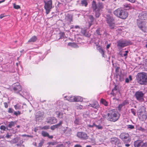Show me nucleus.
<instances>
[{"label": "nucleus", "instance_id": "ea45409f", "mask_svg": "<svg viewBox=\"0 0 147 147\" xmlns=\"http://www.w3.org/2000/svg\"><path fill=\"white\" fill-rule=\"evenodd\" d=\"M68 45L74 47H77V45L75 43L69 42L68 43Z\"/></svg>", "mask_w": 147, "mask_h": 147}, {"label": "nucleus", "instance_id": "39448f33", "mask_svg": "<svg viewBox=\"0 0 147 147\" xmlns=\"http://www.w3.org/2000/svg\"><path fill=\"white\" fill-rule=\"evenodd\" d=\"M136 79L137 82L140 84H146L147 83V74L145 73H138Z\"/></svg>", "mask_w": 147, "mask_h": 147}, {"label": "nucleus", "instance_id": "2f4dec72", "mask_svg": "<svg viewBox=\"0 0 147 147\" xmlns=\"http://www.w3.org/2000/svg\"><path fill=\"white\" fill-rule=\"evenodd\" d=\"M75 102H81L82 101L83 98L81 97L80 96H75Z\"/></svg>", "mask_w": 147, "mask_h": 147}, {"label": "nucleus", "instance_id": "6e6552de", "mask_svg": "<svg viewBox=\"0 0 147 147\" xmlns=\"http://www.w3.org/2000/svg\"><path fill=\"white\" fill-rule=\"evenodd\" d=\"M120 138L125 143H129L131 141V137L127 133H121L120 135Z\"/></svg>", "mask_w": 147, "mask_h": 147}, {"label": "nucleus", "instance_id": "49530a36", "mask_svg": "<svg viewBox=\"0 0 147 147\" xmlns=\"http://www.w3.org/2000/svg\"><path fill=\"white\" fill-rule=\"evenodd\" d=\"M131 113L134 115H136V111L134 109H131Z\"/></svg>", "mask_w": 147, "mask_h": 147}, {"label": "nucleus", "instance_id": "338daca9", "mask_svg": "<svg viewBox=\"0 0 147 147\" xmlns=\"http://www.w3.org/2000/svg\"><path fill=\"white\" fill-rule=\"evenodd\" d=\"M139 130L143 131L144 129L143 128H142V127H140L139 128Z\"/></svg>", "mask_w": 147, "mask_h": 147}, {"label": "nucleus", "instance_id": "72a5a7b5", "mask_svg": "<svg viewBox=\"0 0 147 147\" xmlns=\"http://www.w3.org/2000/svg\"><path fill=\"white\" fill-rule=\"evenodd\" d=\"M81 4L82 6L86 7L88 5V3L86 0H83L81 1Z\"/></svg>", "mask_w": 147, "mask_h": 147}, {"label": "nucleus", "instance_id": "9b49d317", "mask_svg": "<svg viewBox=\"0 0 147 147\" xmlns=\"http://www.w3.org/2000/svg\"><path fill=\"white\" fill-rule=\"evenodd\" d=\"M77 136L82 140H85L87 139L89 136L84 132H78L76 134Z\"/></svg>", "mask_w": 147, "mask_h": 147}, {"label": "nucleus", "instance_id": "9d476101", "mask_svg": "<svg viewBox=\"0 0 147 147\" xmlns=\"http://www.w3.org/2000/svg\"><path fill=\"white\" fill-rule=\"evenodd\" d=\"M45 3L44 8L46 10L47 14H48L50 12L52 8V2L51 0H49L47 1H44Z\"/></svg>", "mask_w": 147, "mask_h": 147}, {"label": "nucleus", "instance_id": "f8f14e48", "mask_svg": "<svg viewBox=\"0 0 147 147\" xmlns=\"http://www.w3.org/2000/svg\"><path fill=\"white\" fill-rule=\"evenodd\" d=\"M13 85V90L16 93H18L21 90L22 88L19 83H16Z\"/></svg>", "mask_w": 147, "mask_h": 147}, {"label": "nucleus", "instance_id": "a211bd4d", "mask_svg": "<svg viewBox=\"0 0 147 147\" xmlns=\"http://www.w3.org/2000/svg\"><path fill=\"white\" fill-rule=\"evenodd\" d=\"M75 96H65L64 97V99L70 102H75Z\"/></svg>", "mask_w": 147, "mask_h": 147}, {"label": "nucleus", "instance_id": "cd10ccee", "mask_svg": "<svg viewBox=\"0 0 147 147\" xmlns=\"http://www.w3.org/2000/svg\"><path fill=\"white\" fill-rule=\"evenodd\" d=\"M118 92V90L116 88V86L112 89V91L111 93V94H112L113 96L116 95Z\"/></svg>", "mask_w": 147, "mask_h": 147}, {"label": "nucleus", "instance_id": "423d86ee", "mask_svg": "<svg viewBox=\"0 0 147 147\" xmlns=\"http://www.w3.org/2000/svg\"><path fill=\"white\" fill-rule=\"evenodd\" d=\"M117 46L119 49H121L125 47L131 45L132 42L129 40L121 39L117 42Z\"/></svg>", "mask_w": 147, "mask_h": 147}, {"label": "nucleus", "instance_id": "b1692460", "mask_svg": "<svg viewBox=\"0 0 147 147\" xmlns=\"http://www.w3.org/2000/svg\"><path fill=\"white\" fill-rule=\"evenodd\" d=\"M88 106L96 109L99 107L98 104L96 101H94L92 103H90Z\"/></svg>", "mask_w": 147, "mask_h": 147}, {"label": "nucleus", "instance_id": "603ef678", "mask_svg": "<svg viewBox=\"0 0 147 147\" xmlns=\"http://www.w3.org/2000/svg\"><path fill=\"white\" fill-rule=\"evenodd\" d=\"M127 128L131 129H132L134 128V126L132 125H127Z\"/></svg>", "mask_w": 147, "mask_h": 147}, {"label": "nucleus", "instance_id": "052dcab7", "mask_svg": "<svg viewBox=\"0 0 147 147\" xmlns=\"http://www.w3.org/2000/svg\"><path fill=\"white\" fill-rule=\"evenodd\" d=\"M74 147H82V146L80 144H76L74 146Z\"/></svg>", "mask_w": 147, "mask_h": 147}, {"label": "nucleus", "instance_id": "4d7b16f0", "mask_svg": "<svg viewBox=\"0 0 147 147\" xmlns=\"http://www.w3.org/2000/svg\"><path fill=\"white\" fill-rule=\"evenodd\" d=\"M5 15L4 14H1L0 15V18L1 19L3 18V17H5Z\"/></svg>", "mask_w": 147, "mask_h": 147}, {"label": "nucleus", "instance_id": "f704fd0d", "mask_svg": "<svg viewBox=\"0 0 147 147\" xmlns=\"http://www.w3.org/2000/svg\"><path fill=\"white\" fill-rule=\"evenodd\" d=\"M41 134L42 136L45 137H47V136H49V133L44 131H42Z\"/></svg>", "mask_w": 147, "mask_h": 147}, {"label": "nucleus", "instance_id": "09e8293b", "mask_svg": "<svg viewBox=\"0 0 147 147\" xmlns=\"http://www.w3.org/2000/svg\"><path fill=\"white\" fill-rule=\"evenodd\" d=\"M13 6L14 8L15 9H18L20 8V7L19 5H16L15 3L13 4Z\"/></svg>", "mask_w": 147, "mask_h": 147}, {"label": "nucleus", "instance_id": "412c9836", "mask_svg": "<svg viewBox=\"0 0 147 147\" xmlns=\"http://www.w3.org/2000/svg\"><path fill=\"white\" fill-rule=\"evenodd\" d=\"M101 122L98 120L97 122H96L95 126L96 129H103V126L101 125Z\"/></svg>", "mask_w": 147, "mask_h": 147}, {"label": "nucleus", "instance_id": "5701e85b", "mask_svg": "<svg viewBox=\"0 0 147 147\" xmlns=\"http://www.w3.org/2000/svg\"><path fill=\"white\" fill-rule=\"evenodd\" d=\"M110 142L112 144H115V145L116 143L119 142V139L115 137H113L111 138L110 139Z\"/></svg>", "mask_w": 147, "mask_h": 147}, {"label": "nucleus", "instance_id": "aec40b11", "mask_svg": "<svg viewBox=\"0 0 147 147\" xmlns=\"http://www.w3.org/2000/svg\"><path fill=\"white\" fill-rule=\"evenodd\" d=\"M144 143L140 140H138L134 142V146L135 147H141Z\"/></svg>", "mask_w": 147, "mask_h": 147}, {"label": "nucleus", "instance_id": "3c124183", "mask_svg": "<svg viewBox=\"0 0 147 147\" xmlns=\"http://www.w3.org/2000/svg\"><path fill=\"white\" fill-rule=\"evenodd\" d=\"M129 103L128 101L127 100H124L121 104L124 106Z\"/></svg>", "mask_w": 147, "mask_h": 147}, {"label": "nucleus", "instance_id": "0e129e2a", "mask_svg": "<svg viewBox=\"0 0 147 147\" xmlns=\"http://www.w3.org/2000/svg\"><path fill=\"white\" fill-rule=\"evenodd\" d=\"M47 137H48L50 139H52L53 138V136H50V135H49V136H47Z\"/></svg>", "mask_w": 147, "mask_h": 147}, {"label": "nucleus", "instance_id": "c03bdc74", "mask_svg": "<svg viewBox=\"0 0 147 147\" xmlns=\"http://www.w3.org/2000/svg\"><path fill=\"white\" fill-rule=\"evenodd\" d=\"M81 32L84 35H86V30L84 28H82L81 30Z\"/></svg>", "mask_w": 147, "mask_h": 147}, {"label": "nucleus", "instance_id": "4468645a", "mask_svg": "<svg viewBox=\"0 0 147 147\" xmlns=\"http://www.w3.org/2000/svg\"><path fill=\"white\" fill-rule=\"evenodd\" d=\"M46 122L50 124H55L57 122V119L54 117H48L47 119Z\"/></svg>", "mask_w": 147, "mask_h": 147}, {"label": "nucleus", "instance_id": "f03ea898", "mask_svg": "<svg viewBox=\"0 0 147 147\" xmlns=\"http://www.w3.org/2000/svg\"><path fill=\"white\" fill-rule=\"evenodd\" d=\"M92 7L93 11L95 12L96 17L97 18H99L101 14V9L103 7L102 3L99 2L96 4L95 1H93L92 2Z\"/></svg>", "mask_w": 147, "mask_h": 147}, {"label": "nucleus", "instance_id": "e433bc0d", "mask_svg": "<svg viewBox=\"0 0 147 147\" xmlns=\"http://www.w3.org/2000/svg\"><path fill=\"white\" fill-rule=\"evenodd\" d=\"M101 101L102 103L105 106H107L108 105V102L104 99H101Z\"/></svg>", "mask_w": 147, "mask_h": 147}, {"label": "nucleus", "instance_id": "473e14b6", "mask_svg": "<svg viewBox=\"0 0 147 147\" xmlns=\"http://www.w3.org/2000/svg\"><path fill=\"white\" fill-rule=\"evenodd\" d=\"M98 47H99V49H98V50L99 51V52L101 53L102 55V57H104V51L102 49V48L100 47V46H98Z\"/></svg>", "mask_w": 147, "mask_h": 147}, {"label": "nucleus", "instance_id": "69168bd1", "mask_svg": "<svg viewBox=\"0 0 147 147\" xmlns=\"http://www.w3.org/2000/svg\"><path fill=\"white\" fill-rule=\"evenodd\" d=\"M74 28L76 29L80 28V27L79 26L77 25L74 26Z\"/></svg>", "mask_w": 147, "mask_h": 147}, {"label": "nucleus", "instance_id": "6ab92c4d", "mask_svg": "<svg viewBox=\"0 0 147 147\" xmlns=\"http://www.w3.org/2000/svg\"><path fill=\"white\" fill-rule=\"evenodd\" d=\"M123 8L125 10H129L131 9L132 8V6L131 4L129 3H125L123 4Z\"/></svg>", "mask_w": 147, "mask_h": 147}, {"label": "nucleus", "instance_id": "dca6fc26", "mask_svg": "<svg viewBox=\"0 0 147 147\" xmlns=\"http://www.w3.org/2000/svg\"><path fill=\"white\" fill-rule=\"evenodd\" d=\"M125 76L121 72L119 74H116V77L117 79L120 81H122L124 80Z\"/></svg>", "mask_w": 147, "mask_h": 147}, {"label": "nucleus", "instance_id": "774afa93", "mask_svg": "<svg viewBox=\"0 0 147 147\" xmlns=\"http://www.w3.org/2000/svg\"><path fill=\"white\" fill-rule=\"evenodd\" d=\"M125 146L127 147H129L130 146V144H125Z\"/></svg>", "mask_w": 147, "mask_h": 147}, {"label": "nucleus", "instance_id": "a18cd8bd", "mask_svg": "<svg viewBox=\"0 0 147 147\" xmlns=\"http://www.w3.org/2000/svg\"><path fill=\"white\" fill-rule=\"evenodd\" d=\"M49 126L48 125H45L40 128L42 129L47 130L49 129Z\"/></svg>", "mask_w": 147, "mask_h": 147}, {"label": "nucleus", "instance_id": "58836bf2", "mask_svg": "<svg viewBox=\"0 0 147 147\" xmlns=\"http://www.w3.org/2000/svg\"><path fill=\"white\" fill-rule=\"evenodd\" d=\"M18 141V139L17 138H14V139L11 140L10 142L12 144H13L17 142Z\"/></svg>", "mask_w": 147, "mask_h": 147}, {"label": "nucleus", "instance_id": "680f3d73", "mask_svg": "<svg viewBox=\"0 0 147 147\" xmlns=\"http://www.w3.org/2000/svg\"><path fill=\"white\" fill-rule=\"evenodd\" d=\"M57 117L59 118H62V116H61V113H59L57 114Z\"/></svg>", "mask_w": 147, "mask_h": 147}, {"label": "nucleus", "instance_id": "864d4df0", "mask_svg": "<svg viewBox=\"0 0 147 147\" xmlns=\"http://www.w3.org/2000/svg\"><path fill=\"white\" fill-rule=\"evenodd\" d=\"M115 67V72L116 73V74H118V73L119 72V67Z\"/></svg>", "mask_w": 147, "mask_h": 147}, {"label": "nucleus", "instance_id": "c9c22d12", "mask_svg": "<svg viewBox=\"0 0 147 147\" xmlns=\"http://www.w3.org/2000/svg\"><path fill=\"white\" fill-rule=\"evenodd\" d=\"M96 122H95L92 123V125L88 124L87 125V127L88 128H93L95 126Z\"/></svg>", "mask_w": 147, "mask_h": 147}, {"label": "nucleus", "instance_id": "4c0bfd02", "mask_svg": "<svg viewBox=\"0 0 147 147\" xmlns=\"http://www.w3.org/2000/svg\"><path fill=\"white\" fill-rule=\"evenodd\" d=\"M129 79L128 78H127L125 79V82L126 83H128L129 82V81H131L132 80V78L131 76L129 75Z\"/></svg>", "mask_w": 147, "mask_h": 147}, {"label": "nucleus", "instance_id": "7ed1b4c3", "mask_svg": "<svg viewBox=\"0 0 147 147\" xmlns=\"http://www.w3.org/2000/svg\"><path fill=\"white\" fill-rule=\"evenodd\" d=\"M120 115L116 111H112L108 113L107 115L103 117L106 118L108 120L112 122H115L119 118Z\"/></svg>", "mask_w": 147, "mask_h": 147}, {"label": "nucleus", "instance_id": "0eeeda50", "mask_svg": "<svg viewBox=\"0 0 147 147\" xmlns=\"http://www.w3.org/2000/svg\"><path fill=\"white\" fill-rule=\"evenodd\" d=\"M104 17L106 19L107 23L108 24L110 28L113 29L115 26V24L114 20L112 16L109 14H106Z\"/></svg>", "mask_w": 147, "mask_h": 147}, {"label": "nucleus", "instance_id": "c756f323", "mask_svg": "<svg viewBox=\"0 0 147 147\" xmlns=\"http://www.w3.org/2000/svg\"><path fill=\"white\" fill-rule=\"evenodd\" d=\"M7 127L10 128H11L12 127H14L16 123V121H11L9 122Z\"/></svg>", "mask_w": 147, "mask_h": 147}, {"label": "nucleus", "instance_id": "f257e3e1", "mask_svg": "<svg viewBox=\"0 0 147 147\" xmlns=\"http://www.w3.org/2000/svg\"><path fill=\"white\" fill-rule=\"evenodd\" d=\"M147 18V15L144 13H140L138 16V18L137 20V24L138 27L143 32H147V26L144 21Z\"/></svg>", "mask_w": 147, "mask_h": 147}, {"label": "nucleus", "instance_id": "a19ab883", "mask_svg": "<svg viewBox=\"0 0 147 147\" xmlns=\"http://www.w3.org/2000/svg\"><path fill=\"white\" fill-rule=\"evenodd\" d=\"M21 114L20 112L18 111H14L13 113V115L18 116V115H20Z\"/></svg>", "mask_w": 147, "mask_h": 147}, {"label": "nucleus", "instance_id": "13d9d810", "mask_svg": "<svg viewBox=\"0 0 147 147\" xmlns=\"http://www.w3.org/2000/svg\"><path fill=\"white\" fill-rule=\"evenodd\" d=\"M141 147H147V143H144L142 146Z\"/></svg>", "mask_w": 147, "mask_h": 147}, {"label": "nucleus", "instance_id": "2eb2a0df", "mask_svg": "<svg viewBox=\"0 0 147 147\" xmlns=\"http://www.w3.org/2000/svg\"><path fill=\"white\" fill-rule=\"evenodd\" d=\"M138 117L139 119L142 121H145L147 119L146 114L142 112H140Z\"/></svg>", "mask_w": 147, "mask_h": 147}, {"label": "nucleus", "instance_id": "393cba45", "mask_svg": "<svg viewBox=\"0 0 147 147\" xmlns=\"http://www.w3.org/2000/svg\"><path fill=\"white\" fill-rule=\"evenodd\" d=\"M95 20V18L92 15H90L88 16V22L90 26L93 24V22Z\"/></svg>", "mask_w": 147, "mask_h": 147}, {"label": "nucleus", "instance_id": "37998d69", "mask_svg": "<svg viewBox=\"0 0 147 147\" xmlns=\"http://www.w3.org/2000/svg\"><path fill=\"white\" fill-rule=\"evenodd\" d=\"M96 32L97 35L100 36L101 34L100 33V28H98L96 31Z\"/></svg>", "mask_w": 147, "mask_h": 147}, {"label": "nucleus", "instance_id": "e2e57ef3", "mask_svg": "<svg viewBox=\"0 0 147 147\" xmlns=\"http://www.w3.org/2000/svg\"><path fill=\"white\" fill-rule=\"evenodd\" d=\"M110 45H111L110 44H108L107 45V47H106V48H107V49H108L109 48V47H110Z\"/></svg>", "mask_w": 147, "mask_h": 147}, {"label": "nucleus", "instance_id": "c85d7f7f", "mask_svg": "<svg viewBox=\"0 0 147 147\" xmlns=\"http://www.w3.org/2000/svg\"><path fill=\"white\" fill-rule=\"evenodd\" d=\"M37 39V38L35 36L32 37L28 41L29 42H36Z\"/></svg>", "mask_w": 147, "mask_h": 147}, {"label": "nucleus", "instance_id": "7c9ffc66", "mask_svg": "<svg viewBox=\"0 0 147 147\" xmlns=\"http://www.w3.org/2000/svg\"><path fill=\"white\" fill-rule=\"evenodd\" d=\"M65 19L69 22H70L72 21V17L71 15H68L66 16Z\"/></svg>", "mask_w": 147, "mask_h": 147}, {"label": "nucleus", "instance_id": "8fccbe9b", "mask_svg": "<svg viewBox=\"0 0 147 147\" xmlns=\"http://www.w3.org/2000/svg\"><path fill=\"white\" fill-rule=\"evenodd\" d=\"M124 106H123V105L122 104H120L118 107V110L119 111H120L121 110V109L122 107Z\"/></svg>", "mask_w": 147, "mask_h": 147}, {"label": "nucleus", "instance_id": "20e7f679", "mask_svg": "<svg viewBox=\"0 0 147 147\" xmlns=\"http://www.w3.org/2000/svg\"><path fill=\"white\" fill-rule=\"evenodd\" d=\"M113 13L117 17L123 19H125L128 16L127 12L121 7L115 10L114 11Z\"/></svg>", "mask_w": 147, "mask_h": 147}, {"label": "nucleus", "instance_id": "1a4fd4ad", "mask_svg": "<svg viewBox=\"0 0 147 147\" xmlns=\"http://www.w3.org/2000/svg\"><path fill=\"white\" fill-rule=\"evenodd\" d=\"M144 93L141 91H138L136 92L134 96L136 100L140 102H142L144 100Z\"/></svg>", "mask_w": 147, "mask_h": 147}, {"label": "nucleus", "instance_id": "6e6d98bb", "mask_svg": "<svg viewBox=\"0 0 147 147\" xmlns=\"http://www.w3.org/2000/svg\"><path fill=\"white\" fill-rule=\"evenodd\" d=\"M3 103H4V105L5 107L6 108H7L8 107V104L6 102H4Z\"/></svg>", "mask_w": 147, "mask_h": 147}, {"label": "nucleus", "instance_id": "bb28decb", "mask_svg": "<svg viewBox=\"0 0 147 147\" xmlns=\"http://www.w3.org/2000/svg\"><path fill=\"white\" fill-rule=\"evenodd\" d=\"M14 107L16 110H20L22 109L23 108V105L20 104H17L14 105Z\"/></svg>", "mask_w": 147, "mask_h": 147}, {"label": "nucleus", "instance_id": "f3484780", "mask_svg": "<svg viewBox=\"0 0 147 147\" xmlns=\"http://www.w3.org/2000/svg\"><path fill=\"white\" fill-rule=\"evenodd\" d=\"M64 133L65 134L66 136H68L71 134L72 130L71 128L67 127H66L63 130Z\"/></svg>", "mask_w": 147, "mask_h": 147}, {"label": "nucleus", "instance_id": "4be33fe9", "mask_svg": "<svg viewBox=\"0 0 147 147\" xmlns=\"http://www.w3.org/2000/svg\"><path fill=\"white\" fill-rule=\"evenodd\" d=\"M63 121H60L58 124L51 126V129L52 130H54L55 129L60 127Z\"/></svg>", "mask_w": 147, "mask_h": 147}, {"label": "nucleus", "instance_id": "ddd939ff", "mask_svg": "<svg viewBox=\"0 0 147 147\" xmlns=\"http://www.w3.org/2000/svg\"><path fill=\"white\" fill-rule=\"evenodd\" d=\"M44 113L38 111L36 113L35 115V118L37 121L42 120L44 118Z\"/></svg>", "mask_w": 147, "mask_h": 147}, {"label": "nucleus", "instance_id": "bf43d9fd", "mask_svg": "<svg viewBox=\"0 0 147 147\" xmlns=\"http://www.w3.org/2000/svg\"><path fill=\"white\" fill-rule=\"evenodd\" d=\"M11 135L9 134H7L6 136V137L7 138H9V137L11 136Z\"/></svg>", "mask_w": 147, "mask_h": 147}, {"label": "nucleus", "instance_id": "5fc2aeb1", "mask_svg": "<svg viewBox=\"0 0 147 147\" xmlns=\"http://www.w3.org/2000/svg\"><path fill=\"white\" fill-rule=\"evenodd\" d=\"M0 128L1 129L5 131V130L6 127L5 126L2 125L0 126Z\"/></svg>", "mask_w": 147, "mask_h": 147}, {"label": "nucleus", "instance_id": "79ce46f5", "mask_svg": "<svg viewBox=\"0 0 147 147\" xmlns=\"http://www.w3.org/2000/svg\"><path fill=\"white\" fill-rule=\"evenodd\" d=\"M14 111L13 109L12 108H9L8 109V112L9 113H12L14 112Z\"/></svg>", "mask_w": 147, "mask_h": 147}, {"label": "nucleus", "instance_id": "a878e982", "mask_svg": "<svg viewBox=\"0 0 147 147\" xmlns=\"http://www.w3.org/2000/svg\"><path fill=\"white\" fill-rule=\"evenodd\" d=\"M81 123V119L79 117H76L74 121V123L76 125H79Z\"/></svg>", "mask_w": 147, "mask_h": 147}, {"label": "nucleus", "instance_id": "de8ad7c7", "mask_svg": "<svg viewBox=\"0 0 147 147\" xmlns=\"http://www.w3.org/2000/svg\"><path fill=\"white\" fill-rule=\"evenodd\" d=\"M44 143V140H41L38 144V147H41L42 146Z\"/></svg>", "mask_w": 147, "mask_h": 147}]
</instances>
